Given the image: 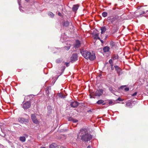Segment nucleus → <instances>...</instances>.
Segmentation results:
<instances>
[{"label":"nucleus","mask_w":148,"mask_h":148,"mask_svg":"<svg viewBox=\"0 0 148 148\" xmlns=\"http://www.w3.org/2000/svg\"><path fill=\"white\" fill-rule=\"evenodd\" d=\"M79 134L81 139L83 141L88 142L92 139V136L88 133V131L85 129H81Z\"/></svg>","instance_id":"f257e3e1"},{"label":"nucleus","mask_w":148,"mask_h":148,"mask_svg":"<svg viewBox=\"0 0 148 148\" xmlns=\"http://www.w3.org/2000/svg\"><path fill=\"white\" fill-rule=\"evenodd\" d=\"M80 53L82 56L86 59H89L90 60H93L95 59V54L93 52L90 53L88 51L82 49L80 50Z\"/></svg>","instance_id":"f03ea898"},{"label":"nucleus","mask_w":148,"mask_h":148,"mask_svg":"<svg viewBox=\"0 0 148 148\" xmlns=\"http://www.w3.org/2000/svg\"><path fill=\"white\" fill-rule=\"evenodd\" d=\"M25 118L23 117H19L18 118V121L21 123H23L24 122H28L29 121V116L25 114Z\"/></svg>","instance_id":"7ed1b4c3"},{"label":"nucleus","mask_w":148,"mask_h":148,"mask_svg":"<svg viewBox=\"0 0 148 148\" xmlns=\"http://www.w3.org/2000/svg\"><path fill=\"white\" fill-rule=\"evenodd\" d=\"M77 60V54H73L71 57L70 61L73 63Z\"/></svg>","instance_id":"20e7f679"},{"label":"nucleus","mask_w":148,"mask_h":148,"mask_svg":"<svg viewBox=\"0 0 148 148\" xmlns=\"http://www.w3.org/2000/svg\"><path fill=\"white\" fill-rule=\"evenodd\" d=\"M103 90L102 89L97 90L95 92L93 93V95L95 96H99L103 94Z\"/></svg>","instance_id":"39448f33"},{"label":"nucleus","mask_w":148,"mask_h":148,"mask_svg":"<svg viewBox=\"0 0 148 148\" xmlns=\"http://www.w3.org/2000/svg\"><path fill=\"white\" fill-rule=\"evenodd\" d=\"M31 103L29 101H27L23 103V108L24 109H27L30 107Z\"/></svg>","instance_id":"423d86ee"},{"label":"nucleus","mask_w":148,"mask_h":148,"mask_svg":"<svg viewBox=\"0 0 148 148\" xmlns=\"http://www.w3.org/2000/svg\"><path fill=\"white\" fill-rule=\"evenodd\" d=\"M31 117L34 123L36 124H38L39 122L37 120L35 114H32Z\"/></svg>","instance_id":"0eeeda50"},{"label":"nucleus","mask_w":148,"mask_h":148,"mask_svg":"<svg viewBox=\"0 0 148 148\" xmlns=\"http://www.w3.org/2000/svg\"><path fill=\"white\" fill-rule=\"evenodd\" d=\"M116 20V18L115 17H113L111 18L110 17H108L107 18V20L108 22H110L112 24H114V22Z\"/></svg>","instance_id":"6e6552de"},{"label":"nucleus","mask_w":148,"mask_h":148,"mask_svg":"<svg viewBox=\"0 0 148 148\" xmlns=\"http://www.w3.org/2000/svg\"><path fill=\"white\" fill-rule=\"evenodd\" d=\"M81 46L80 42L78 40L76 41L74 45V47L78 48L80 47Z\"/></svg>","instance_id":"1a4fd4ad"},{"label":"nucleus","mask_w":148,"mask_h":148,"mask_svg":"<svg viewBox=\"0 0 148 148\" xmlns=\"http://www.w3.org/2000/svg\"><path fill=\"white\" fill-rule=\"evenodd\" d=\"M78 105V102L77 101H73L71 102L70 106L73 108L76 107Z\"/></svg>","instance_id":"9d476101"},{"label":"nucleus","mask_w":148,"mask_h":148,"mask_svg":"<svg viewBox=\"0 0 148 148\" xmlns=\"http://www.w3.org/2000/svg\"><path fill=\"white\" fill-rule=\"evenodd\" d=\"M50 148H58L57 145L55 143H53L49 146Z\"/></svg>","instance_id":"9b49d317"},{"label":"nucleus","mask_w":148,"mask_h":148,"mask_svg":"<svg viewBox=\"0 0 148 148\" xmlns=\"http://www.w3.org/2000/svg\"><path fill=\"white\" fill-rule=\"evenodd\" d=\"M147 12H148V10H147L146 11V12L141 11L140 12L139 15L141 17H142L143 16H145V14H146V13Z\"/></svg>","instance_id":"f8f14e48"},{"label":"nucleus","mask_w":148,"mask_h":148,"mask_svg":"<svg viewBox=\"0 0 148 148\" xmlns=\"http://www.w3.org/2000/svg\"><path fill=\"white\" fill-rule=\"evenodd\" d=\"M114 67L115 69V70L117 72L119 75V73L121 72V69L120 67L117 66H114Z\"/></svg>","instance_id":"ddd939ff"},{"label":"nucleus","mask_w":148,"mask_h":148,"mask_svg":"<svg viewBox=\"0 0 148 148\" xmlns=\"http://www.w3.org/2000/svg\"><path fill=\"white\" fill-rule=\"evenodd\" d=\"M101 34H103L104 33L106 30V28L105 26L101 27Z\"/></svg>","instance_id":"4468645a"},{"label":"nucleus","mask_w":148,"mask_h":148,"mask_svg":"<svg viewBox=\"0 0 148 148\" xmlns=\"http://www.w3.org/2000/svg\"><path fill=\"white\" fill-rule=\"evenodd\" d=\"M110 50V48L108 46L104 47L103 48V50L104 52H106L109 51Z\"/></svg>","instance_id":"2eb2a0df"},{"label":"nucleus","mask_w":148,"mask_h":148,"mask_svg":"<svg viewBox=\"0 0 148 148\" xmlns=\"http://www.w3.org/2000/svg\"><path fill=\"white\" fill-rule=\"evenodd\" d=\"M78 6L77 5H74L72 8V10L73 11L75 12L78 9Z\"/></svg>","instance_id":"dca6fc26"},{"label":"nucleus","mask_w":148,"mask_h":148,"mask_svg":"<svg viewBox=\"0 0 148 148\" xmlns=\"http://www.w3.org/2000/svg\"><path fill=\"white\" fill-rule=\"evenodd\" d=\"M19 140L22 142H24L25 141L26 138L25 136H21L19 137Z\"/></svg>","instance_id":"f3484780"},{"label":"nucleus","mask_w":148,"mask_h":148,"mask_svg":"<svg viewBox=\"0 0 148 148\" xmlns=\"http://www.w3.org/2000/svg\"><path fill=\"white\" fill-rule=\"evenodd\" d=\"M99 34L98 33L95 34L94 35V38L100 40V38L99 37Z\"/></svg>","instance_id":"a211bd4d"},{"label":"nucleus","mask_w":148,"mask_h":148,"mask_svg":"<svg viewBox=\"0 0 148 148\" xmlns=\"http://www.w3.org/2000/svg\"><path fill=\"white\" fill-rule=\"evenodd\" d=\"M69 121H72L73 123H76L78 121V120L72 119V118H70L68 119Z\"/></svg>","instance_id":"6ab92c4d"},{"label":"nucleus","mask_w":148,"mask_h":148,"mask_svg":"<svg viewBox=\"0 0 148 148\" xmlns=\"http://www.w3.org/2000/svg\"><path fill=\"white\" fill-rule=\"evenodd\" d=\"M104 101L102 100L101 99L98 100L97 102V103L98 104H100L103 103Z\"/></svg>","instance_id":"aec40b11"},{"label":"nucleus","mask_w":148,"mask_h":148,"mask_svg":"<svg viewBox=\"0 0 148 148\" xmlns=\"http://www.w3.org/2000/svg\"><path fill=\"white\" fill-rule=\"evenodd\" d=\"M118 58V56L113 55L112 56V58L114 60L117 59Z\"/></svg>","instance_id":"412c9836"},{"label":"nucleus","mask_w":148,"mask_h":148,"mask_svg":"<svg viewBox=\"0 0 148 148\" xmlns=\"http://www.w3.org/2000/svg\"><path fill=\"white\" fill-rule=\"evenodd\" d=\"M69 25V23L68 21H66L63 24V25L65 27H67Z\"/></svg>","instance_id":"4be33fe9"},{"label":"nucleus","mask_w":148,"mask_h":148,"mask_svg":"<svg viewBox=\"0 0 148 148\" xmlns=\"http://www.w3.org/2000/svg\"><path fill=\"white\" fill-rule=\"evenodd\" d=\"M102 16L104 17H106L108 15V13L106 12H103L102 13Z\"/></svg>","instance_id":"5701e85b"},{"label":"nucleus","mask_w":148,"mask_h":148,"mask_svg":"<svg viewBox=\"0 0 148 148\" xmlns=\"http://www.w3.org/2000/svg\"><path fill=\"white\" fill-rule=\"evenodd\" d=\"M48 15L51 17H53L54 16V14L52 12H49Z\"/></svg>","instance_id":"b1692460"},{"label":"nucleus","mask_w":148,"mask_h":148,"mask_svg":"<svg viewBox=\"0 0 148 148\" xmlns=\"http://www.w3.org/2000/svg\"><path fill=\"white\" fill-rule=\"evenodd\" d=\"M109 104L110 105H112L114 104V103L112 100H110L109 101Z\"/></svg>","instance_id":"393cba45"},{"label":"nucleus","mask_w":148,"mask_h":148,"mask_svg":"<svg viewBox=\"0 0 148 148\" xmlns=\"http://www.w3.org/2000/svg\"><path fill=\"white\" fill-rule=\"evenodd\" d=\"M110 45L112 47H114L115 45V43L113 41H111L110 42Z\"/></svg>","instance_id":"a878e982"},{"label":"nucleus","mask_w":148,"mask_h":148,"mask_svg":"<svg viewBox=\"0 0 148 148\" xmlns=\"http://www.w3.org/2000/svg\"><path fill=\"white\" fill-rule=\"evenodd\" d=\"M110 90L111 91L112 93H113L114 91L113 90L112 88V87H110L109 88Z\"/></svg>","instance_id":"bb28decb"},{"label":"nucleus","mask_w":148,"mask_h":148,"mask_svg":"<svg viewBox=\"0 0 148 148\" xmlns=\"http://www.w3.org/2000/svg\"><path fill=\"white\" fill-rule=\"evenodd\" d=\"M70 46H67L64 47L65 49L67 50H68L70 48Z\"/></svg>","instance_id":"cd10ccee"},{"label":"nucleus","mask_w":148,"mask_h":148,"mask_svg":"<svg viewBox=\"0 0 148 148\" xmlns=\"http://www.w3.org/2000/svg\"><path fill=\"white\" fill-rule=\"evenodd\" d=\"M56 62L58 63H60L61 62V60L60 59H58L57 60Z\"/></svg>","instance_id":"c85d7f7f"},{"label":"nucleus","mask_w":148,"mask_h":148,"mask_svg":"<svg viewBox=\"0 0 148 148\" xmlns=\"http://www.w3.org/2000/svg\"><path fill=\"white\" fill-rule=\"evenodd\" d=\"M123 100L120 97H119L118 99L116 100L117 101H123Z\"/></svg>","instance_id":"c756f323"},{"label":"nucleus","mask_w":148,"mask_h":148,"mask_svg":"<svg viewBox=\"0 0 148 148\" xmlns=\"http://www.w3.org/2000/svg\"><path fill=\"white\" fill-rule=\"evenodd\" d=\"M109 63L110 64H112L113 63V61H112V60L111 59H110L109 61Z\"/></svg>","instance_id":"7c9ffc66"},{"label":"nucleus","mask_w":148,"mask_h":148,"mask_svg":"<svg viewBox=\"0 0 148 148\" xmlns=\"http://www.w3.org/2000/svg\"><path fill=\"white\" fill-rule=\"evenodd\" d=\"M137 92H135L134 94L132 95V96H134L136 95L137 94Z\"/></svg>","instance_id":"2f4dec72"},{"label":"nucleus","mask_w":148,"mask_h":148,"mask_svg":"<svg viewBox=\"0 0 148 148\" xmlns=\"http://www.w3.org/2000/svg\"><path fill=\"white\" fill-rule=\"evenodd\" d=\"M65 64L66 65V66L68 67V66H69V63H67V62H65Z\"/></svg>","instance_id":"473e14b6"},{"label":"nucleus","mask_w":148,"mask_h":148,"mask_svg":"<svg viewBox=\"0 0 148 148\" xmlns=\"http://www.w3.org/2000/svg\"><path fill=\"white\" fill-rule=\"evenodd\" d=\"M129 90V89L128 88H124V90L126 91H128Z\"/></svg>","instance_id":"72a5a7b5"},{"label":"nucleus","mask_w":148,"mask_h":148,"mask_svg":"<svg viewBox=\"0 0 148 148\" xmlns=\"http://www.w3.org/2000/svg\"><path fill=\"white\" fill-rule=\"evenodd\" d=\"M49 89H51V88L50 87H48L47 88L46 90V92H47V91L49 90Z\"/></svg>","instance_id":"f704fd0d"},{"label":"nucleus","mask_w":148,"mask_h":148,"mask_svg":"<svg viewBox=\"0 0 148 148\" xmlns=\"http://www.w3.org/2000/svg\"><path fill=\"white\" fill-rule=\"evenodd\" d=\"M130 103H128L126 104V106H130Z\"/></svg>","instance_id":"c9c22d12"},{"label":"nucleus","mask_w":148,"mask_h":148,"mask_svg":"<svg viewBox=\"0 0 148 148\" xmlns=\"http://www.w3.org/2000/svg\"><path fill=\"white\" fill-rule=\"evenodd\" d=\"M92 110H89L88 111V112H91L92 111Z\"/></svg>","instance_id":"e433bc0d"},{"label":"nucleus","mask_w":148,"mask_h":148,"mask_svg":"<svg viewBox=\"0 0 148 148\" xmlns=\"http://www.w3.org/2000/svg\"><path fill=\"white\" fill-rule=\"evenodd\" d=\"M146 87H147L148 89H146L147 92H148V84L146 86Z\"/></svg>","instance_id":"4c0bfd02"},{"label":"nucleus","mask_w":148,"mask_h":148,"mask_svg":"<svg viewBox=\"0 0 148 148\" xmlns=\"http://www.w3.org/2000/svg\"><path fill=\"white\" fill-rule=\"evenodd\" d=\"M111 70H113L114 69V68L113 66L111 67Z\"/></svg>","instance_id":"58836bf2"},{"label":"nucleus","mask_w":148,"mask_h":148,"mask_svg":"<svg viewBox=\"0 0 148 148\" xmlns=\"http://www.w3.org/2000/svg\"><path fill=\"white\" fill-rule=\"evenodd\" d=\"M100 41H101V42L102 43H103V41L102 40H101L100 39V40H99Z\"/></svg>","instance_id":"ea45409f"},{"label":"nucleus","mask_w":148,"mask_h":148,"mask_svg":"<svg viewBox=\"0 0 148 148\" xmlns=\"http://www.w3.org/2000/svg\"><path fill=\"white\" fill-rule=\"evenodd\" d=\"M61 13H60V12H59V13H58V15H59V16H60V15H61Z\"/></svg>","instance_id":"a19ab883"},{"label":"nucleus","mask_w":148,"mask_h":148,"mask_svg":"<svg viewBox=\"0 0 148 148\" xmlns=\"http://www.w3.org/2000/svg\"><path fill=\"white\" fill-rule=\"evenodd\" d=\"M87 148H91V147L90 146H88L87 147Z\"/></svg>","instance_id":"79ce46f5"},{"label":"nucleus","mask_w":148,"mask_h":148,"mask_svg":"<svg viewBox=\"0 0 148 148\" xmlns=\"http://www.w3.org/2000/svg\"><path fill=\"white\" fill-rule=\"evenodd\" d=\"M110 64V65H111V67H112L113 66V63L112 64Z\"/></svg>","instance_id":"37998d69"},{"label":"nucleus","mask_w":148,"mask_h":148,"mask_svg":"<svg viewBox=\"0 0 148 148\" xmlns=\"http://www.w3.org/2000/svg\"><path fill=\"white\" fill-rule=\"evenodd\" d=\"M46 92L47 93V94H49V90L47 91V92Z\"/></svg>","instance_id":"c03bdc74"},{"label":"nucleus","mask_w":148,"mask_h":148,"mask_svg":"<svg viewBox=\"0 0 148 148\" xmlns=\"http://www.w3.org/2000/svg\"><path fill=\"white\" fill-rule=\"evenodd\" d=\"M40 148H46V147H41Z\"/></svg>","instance_id":"a18cd8bd"},{"label":"nucleus","mask_w":148,"mask_h":148,"mask_svg":"<svg viewBox=\"0 0 148 148\" xmlns=\"http://www.w3.org/2000/svg\"><path fill=\"white\" fill-rule=\"evenodd\" d=\"M25 0L26 1H29L30 0Z\"/></svg>","instance_id":"49530a36"},{"label":"nucleus","mask_w":148,"mask_h":148,"mask_svg":"<svg viewBox=\"0 0 148 148\" xmlns=\"http://www.w3.org/2000/svg\"><path fill=\"white\" fill-rule=\"evenodd\" d=\"M125 87V86H121V87Z\"/></svg>","instance_id":"de8ad7c7"},{"label":"nucleus","mask_w":148,"mask_h":148,"mask_svg":"<svg viewBox=\"0 0 148 148\" xmlns=\"http://www.w3.org/2000/svg\"><path fill=\"white\" fill-rule=\"evenodd\" d=\"M105 104L104 103L103 104V105H104Z\"/></svg>","instance_id":"09e8293b"}]
</instances>
